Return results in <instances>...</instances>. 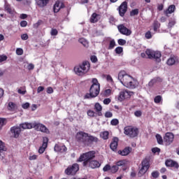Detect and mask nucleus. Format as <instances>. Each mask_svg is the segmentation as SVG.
<instances>
[{
  "label": "nucleus",
  "mask_w": 179,
  "mask_h": 179,
  "mask_svg": "<svg viewBox=\"0 0 179 179\" xmlns=\"http://www.w3.org/2000/svg\"><path fill=\"white\" fill-rule=\"evenodd\" d=\"M96 157L95 151H89L83 153L78 159L77 162H83V167H90V169H99L101 164L97 160H93Z\"/></svg>",
  "instance_id": "f257e3e1"
},
{
  "label": "nucleus",
  "mask_w": 179,
  "mask_h": 179,
  "mask_svg": "<svg viewBox=\"0 0 179 179\" xmlns=\"http://www.w3.org/2000/svg\"><path fill=\"white\" fill-rule=\"evenodd\" d=\"M76 141L79 145H83V146H92L93 143H99V138L89 135V134L85 131H78L76 134Z\"/></svg>",
  "instance_id": "f03ea898"
},
{
  "label": "nucleus",
  "mask_w": 179,
  "mask_h": 179,
  "mask_svg": "<svg viewBox=\"0 0 179 179\" xmlns=\"http://www.w3.org/2000/svg\"><path fill=\"white\" fill-rule=\"evenodd\" d=\"M118 80L120 83L129 89H135L138 86V81L128 75L126 71L122 70L118 73Z\"/></svg>",
  "instance_id": "7ed1b4c3"
},
{
  "label": "nucleus",
  "mask_w": 179,
  "mask_h": 179,
  "mask_svg": "<svg viewBox=\"0 0 179 179\" xmlns=\"http://www.w3.org/2000/svg\"><path fill=\"white\" fill-rule=\"evenodd\" d=\"M91 83L92 85L89 90L90 93H87L84 96L85 99H94L100 94V83L97 78H92Z\"/></svg>",
  "instance_id": "20e7f679"
},
{
  "label": "nucleus",
  "mask_w": 179,
  "mask_h": 179,
  "mask_svg": "<svg viewBox=\"0 0 179 179\" xmlns=\"http://www.w3.org/2000/svg\"><path fill=\"white\" fill-rule=\"evenodd\" d=\"M90 69V64L89 62H84L82 64L74 67V72L78 76H83L85 73H87Z\"/></svg>",
  "instance_id": "39448f33"
},
{
  "label": "nucleus",
  "mask_w": 179,
  "mask_h": 179,
  "mask_svg": "<svg viewBox=\"0 0 179 179\" xmlns=\"http://www.w3.org/2000/svg\"><path fill=\"white\" fill-rule=\"evenodd\" d=\"M124 134L129 138H136L139 135V129L134 126H127L124 128Z\"/></svg>",
  "instance_id": "423d86ee"
},
{
  "label": "nucleus",
  "mask_w": 179,
  "mask_h": 179,
  "mask_svg": "<svg viewBox=\"0 0 179 179\" xmlns=\"http://www.w3.org/2000/svg\"><path fill=\"white\" fill-rule=\"evenodd\" d=\"M146 55L149 59H155L156 62H160L162 61V52L160 51H153L151 50H147L145 51Z\"/></svg>",
  "instance_id": "0eeeda50"
},
{
  "label": "nucleus",
  "mask_w": 179,
  "mask_h": 179,
  "mask_svg": "<svg viewBox=\"0 0 179 179\" xmlns=\"http://www.w3.org/2000/svg\"><path fill=\"white\" fill-rule=\"evenodd\" d=\"M79 171V164H73L72 165H69L64 171L65 174L66 176H75L76 173Z\"/></svg>",
  "instance_id": "6e6552de"
},
{
  "label": "nucleus",
  "mask_w": 179,
  "mask_h": 179,
  "mask_svg": "<svg viewBox=\"0 0 179 179\" xmlns=\"http://www.w3.org/2000/svg\"><path fill=\"white\" fill-rule=\"evenodd\" d=\"M33 126L35 129V131L43 132V134H50V129H48V128H47V127H45V125H44L43 124L37 122H34Z\"/></svg>",
  "instance_id": "1a4fd4ad"
},
{
  "label": "nucleus",
  "mask_w": 179,
  "mask_h": 179,
  "mask_svg": "<svg viewBox=\"0 0 179 179\" xmlns=\"http://www.w3.org/2000/svg\"><path fill=\"white\" fill-rule=\"evenodd\" d=\"M117 29L120 34H123V36H131L132 34V31L127 28L124 24L117 25Z\"/></svg>",
  "instance_id": "9d476101"
},
{
  "label": "nucleus",
  "mask_w": 179,
  "mask_h": 179,
  "mask_svg": "<svg viewBox=\"0 0 179 179\" xmlns=\"http://www.w3.org/2000/svg\"><path fill=\"white\" fill-rule=\"evenodd\" d=\"M132 92L128 90H123L120 92L117 96V100L119 101H124L126 99H129L132 96Z\"/></svg>",
  "instance_id": "9b49d317"
},
{
  "label": "nucleus",
  "mask_w": 179,
  "mask_h": 179,
  "mask_svg": "<svg viewBox=\"0 0 179 179\" xmlns=\"http://www.w3.org/2000/svg\"><path fill=\"white\" fill-rule=\"evenodd\" d=\"M119 14L121 17H124L128 10V2L123 1L118 8Z\"/></svg>",
  "instance_id": "f8f14e48"
},
{
  "label": "nucleus",
  "mask_w": 179,
  "mask_h": 179,
  "mask_svg": "<svg viewBox=\"0 0 179 179\" xmlns=\"http://www.w3.org/2000/svg\"><path fill=\"white\" fill-rule=\"evenodd\" d=\"M174 141V134L171 132H167L164 136V142L166 146L171 145V143Z\"/></svg>",
  "instance_id": "ddd939ff"
},
{
  "label": "nucleus",
  "mask_w": 179,
  "mask_h": 179,
  "mask_svg": "<svg viewBox=\"0 0 179 179\" xmlns=\"http://www.w3.org/2000/svg\"><path fill=\"white\" fill-rule=\"evenodd\" d=\"M50 1L51 0H35V3L38 8L44 9V8H47V6H48Z\"/></svg>",
  "instance_id": "4468645a"
},
{
  "label": "nucleus",
  "mask_w": 179,
  "mask_h": 179,
  "mask_svg": "<svg viewBox=\"0 0 179 179\" xmlns=\"http://www.w3.org/2000/svg\"><path fill=\"white\" fill-rule=\"evenodd\" d=\"M48 146V138L43 137V144H42V146H41L38 149V153L40 155H43V153H44V152H45V149H47Z\"/></svg>",
  "instance_id": "2eb2a0df"
},
{
  "label": "nucleus",
  "mask_w": 179,
  "mask_h": 179,
  "mask_svg": "<svg viewBox=\"0 0 179 179\" xmlns=\"http://www.w3.org/2000/svg\"><path fill=\"white\" fill-rule=\"evenodd\" d=\"M165 165L166 167H172L173 169H178L179 168L178 162L170 159L166 160Z\"/></svg>",
  "instance_id": "dca6fc26"
},
{
  "label": "nucleus",
  "mask_w": 179,
  "mask_h": 179,
  "mask_svg": "<svg viewBox=\"0 0 179 179\" xmlns=\"http://www.w3.org/2000/svg\"><path fill=\"white\" fill-rule=\"evenodd\" d=\"M65 8V4L64 3H61L59 1L55 2L53 6V12L55 13H58L61 9H64Z\"/></svg>",
  "instance_id": "f3484780"
},
{
  "label": "nucleus",
  "mask_w": 179,
  "mask_h": 179,
  "mask_svg": "<svg viewBox=\"0 0 179 179\" xmlns=\"http://www.w3.org/2000/svg\"><path fill=\"white\" fill-rule=\"evenodd\" d=\"M178 62V57L175 55H171L166 61V65L169 66H173V65H176Z\"/></svg>",
  "instance_id": "a211bd4d"
},
{
  "label": "nucleus",
  "mask_w": 179,
  "mask_h": 179,
  "mask_svg": "<svg viewBox=\"0 0 179 179\" xmlns=\"http://www.w3.org/2000/svg\"><path fill=\"white\" fill-rule=\"evenodd\" d=\"M10 132L13 134L14 138H19V135L22 132V129L20 127L14 126L10 128Z\"/></svg>",
  "instance_id": "6ab92c4d"
},
{
  "label": "nucleus",
  "mask_w": 179,
  "mask_h": 179,
  "mask_svg": "<svg viewBox=\"0 0 179 179\" xmlns=\"http://www.w3.org/2000/svg\"><path fill=\"white\" fill-rule=\"evenodd\" d=\"M118 138L117 137H114L112 142L110 144V148L111 150L113 152L117 151V148H118Z\"/></svg>",
  "instance_id": "aec40b11"
},
{
  "label": "nucleus",
  "mask_w": 179,
  "mask_h": 179,
  "mask_svg": "<svg viewBox=\"0 0 179 179\" xmlns=\"http://www.w3.org/2000/svg\"><path fill=\"white\" fill-rule=\"evenodd\" d=\"M132 152V148L131 147H126L123 150H120L118 151V154L120 155V156H128Z\"/></svg>",
  "instance_id": "412c9836"
},
{
  "label": "nucleus",
  "mask_w": 179,
  "mask_h": 179,
  "mask_svg": "<svg viewBox=\"0 0 179 179\" xmlns=\"http://www.w3.org/2000/svg\"><path fill=\"white\" fill-rule=\"evenodd\" d=\"M176 12V5L172 4L168 7L166 10L164 11L165 15L169 17V15H171V13H174Z\"/></svg>",
  "instance_id": "4be33fe9"
},
{
  "label": "nucleus",
  "mask_w": 179,
  "mask_h": 179,
  "mask_svg": "<svg viewBox=\"0 0 179 179\" xmlns=\"http://www.w3.org/2000/svg\"><path fill=\"white\" fill-rule=\"evenodd\" d=\"M55 152H59L60 153H64L68 150L66 146L65 145H60L59 144H56L55 145Z\"/></svg>",
  "instance_id": "5701e85b"
},
{
  "label": "nucleus",
  "mask_w": 179,
  "mask_h": 179,
  "mask_svg": "<svg viewBox=\"0 0 179 179\" xmlns=\"http://www.w3.org/2000/svg\"><path fill=\"white\" fill-rule=\"evenodd\" d=\"M94 108L99 117H101V115H103V113H101L103 110V106H101L99 103H96Z\"/></svg>",
  "instance_id": "b1692460"
},
{
  "label": "nucleus",
  "mask_w": 179,
  "mask_h": 179,
  "mask_svg": "<svg viewBox=\"0 0 179 179\" xmlns=\"http://www.w3.org/2000/svg\"><path fill=\"white\" fill-rule=\"evenodd\" d=\"M20 129H31L32 128H34V126H33V122L32 123H27V122H25V123H22L21 124H20Z\"/></svg>",
  "instance_id": "393cba45"
},
{
  "label": "nucleus",
  "mask_w": 179,
  "mask_h": 179,
  "mask_svg": "<svg viewBox=\"0 0 179 179\" xmlns=\"http://www.w3.org/2000/svg\"><path fill=\"white\" fill-rule=\"evenodd\" d=\"M141 166L143 167H145V169H150V163L149 162V160H148L147 159H145L142 161Z\"/></svg>",
  "instance_id": "a878e982"
},
{
  "label": "nucleus",
  "mask_w": 179,
  "mask_h": 179,
  "mask_svg": "<svg viewBox=\"0 0 179 179\" xmlns=\"http://www.w3.org/2000/svg\"><path fill=\"white\" fill-rule=\"evenodd\" d=\"M148 170H149V169L142 166L138 172V177H142V176H144V174H146V172L148 171Z\"/></svg>",
  "instance_id": "bb28decb"
},
{
  "label": "nucleus",
  "mask_w": 179,
  "mask_h": 179,
  "mask_svg": "<svg viewBox=\"0 0 179 179\" xmlns=\"http://www.w3.org/2000/svg\"><path fill=\"white\" fill-rule=\"evenodd\" d=\"M155 138L159 145H163L164 141H163V137H162V135L156 134Z\"/></svg>",
  "instance_id": "cd10ccee"
},
{
  "label": "nucleus",
  "mask_w": 179,
  "mask_h": 179,
  "mask_svg": "<svg viewBox=\"0 0 179 179\" xmlns=\"http://www.w3.org/2000/svg\"><path fill=\"white\" fill-rule=\"evenodd\" d=\"M6 146H5V143L0 140V156L1 153L3 152H6Z\"/></svg>",
  "instance_id": "c85d7f7f"
},
{
  "label": "nucleus",
  "mask_w": 179,
  "mask_h": 179,
  "mask_svg": "<svg viewBox=\"0 0 179 179\" xmlns=\"http://www.w3.org/2000/svg\"><path fill=\"white\" fill-rule=\"evenodd\" d=\"M154 31H157L158 29H160V22L157 20H155L153 22Z\"/></svg>",
  "instance_id": "c756f323"
},
{
  "label": "nucleus",
  "mask_w": 179,
  "mask_h": 179,
  "mask_svg": "<svg viewBox=\"0 0 179 179\" xmlns=\"http://www.w3.org/2000/svg\"><path fill=\"white\" fill-rule=\"evenodd\" d=\"M78 41L80 43V44H83L84 47H89V42H87L86 39L81 38L78 40Z\"/></svg>",
  "instance_id": "7c9ffc66"
},
{
  "label": "nucleus",
  "mask_w": 179,
  "mask_h": 179,
  "mask_svg": "<svg viewBox=\"0 0 179 179\" xmlns=\"http://www.w3.org/2000/svg\"><path fill=\"white\" fill-rule=\"evenodd\" d=\"M7 122L8 121L6 120V118L0 117V131L2 129L4 125L7 124Z\"/></svg>",
  "instance_id": "2f4dec72"
},
{
  "label": "nucleus",
  "mask_w": 179,
  "mask_h": 179,
  "mask_svg": "<svg viewBox=\"0 0 179 179\" xmlns=\"http://www.w3.org/2000/svg\"><path fill=\"white\" fill-rule=\"evenodd\" d=\"M116 166H117V167H121V166L125 167V166H127V161L120 160L116 163Z\"/></svg>",
  "instance_id": "473e14b6"
},
{
  "label": "nucleus",
  "mask_w": 179,
  "mask_h": 179,
  "mask_svg": "<svg viewBox=\"0 0 179 179\" xmlns=\"http://www.w3.org/2000/svg\"><path fill=\"white\" fill-rule=\"evenodd\" d=\"M119 167H117V165H113L112 166H110V172L112 174H115V173H117L119 170Z\"/></svg>",
  "instance_id": "72a5a7b5"
},
{
  "label": "nucleus",
  "mask_w": 179,
  "mask_h": 179,
  "mask_svg": "<svg viewBox=\"0 0 179 179\" xmlns=\"http://www.w3.org/2000/svg\"><path fill=\"white\" fill-rule=\"evenodd\" d=\"M138 15H139V9H138V8L133 9L130 12V16H131V17L138 16Z\"/></svg>",
  "instance_id": "f704fd0d"
},
{
  "label": "nucleus",
  "mask_w": 179,
  "mask_h": 179,
  "mask_svg": "<svg viewBox=\"0 0 179 179\" xmlns=\"http://www.w3.org/2000/svg\"><path fill=\"white\" fill-rule=\"evenodd\" d=\"M108 135H110V133H108V131H103L101 133V136L102 138L104 139V141H106V139H108Z\"/></svg>",
  "instance_id": "c9c22d12"
},
{
  "label": "nucleus",
  "mask_w": 179,
  "mask_h": 179,
  "mask_svg": "<svg viewBox=\"0 0 179 179\" xmlns=\"http://www.w3.org/2000/svg\"><path fill=\"white\" fill-rule=\"evenodd\" d=\"M96 17H97V13H92L90 18L91 23H96V22H97V20H96Z\"/></svg>",
  "instance_id": "e433bc0d"
},
{
  "label": "nucleus",
  "mask_w": 179,
  "mask_h": 179,
  "mask_svg": "<svg viewBox=\"0 0 179 179\" xmlns=\"http://www.w3.org/2000/svg\"><path fill=\"white\" fill-rule=\"evenodd\" d=\"M87 114L88 117L93 118L95 117L96 113L94 110L90 109L87 111Z\"/></svg>",
  "instance_id": "4c0bfd02"
},
{
  "label": "nucleus",
  "mask_w": 179,
  "mask_h": 179,
  "mask_svg": "<svg viewBox=\"0 0 179 179\" xmlns=\"http://www.w3.org/2000/svg\"><path fill=\"white\" fill-rule=\"evenodd\" d=\"M124 51V48L121 46H118L115 49V52L116 54H122Z\"/></svg>",
  "instance_id": "58836bf2"
},
{
  "label": "nucleus",
  "mask_w": 179,
  "mask_h": 179,
  "mask_svg": "<svg viewBox=\"0 0 179 179\" xmlns=\"http://www.w3.org/2000/svg\"><path fill=\"white\" fill-rule=\"evenodd\" d=\"M115 47V41L111 40L109 43L108 50H113Z\"/></svg>",
  "instance_id": "ea45409f"
},
{
  "label": "nucleus",
  "mask_w": 179,
  "mask_h": 179,
  "mask_svg": "<svg viewBox=\"0 0 179 179\" xmlns=\"http://www.w3.org/2000/svg\"><path fill=\"white\" fill-rule=\"evenodd\" d=\"M152 177L154 178H159V176H160V173L157 171H154L151 173Z\"/></svg>",
  "instance_id": "a19ab883"
},
{
  "label": "nucleus",
  "mask_w": 179,
  "mask_h": 179,
  "mask_svg": "<svg viewBox=\"0 0 179 179\" xmlns=\"http://www.w3.org/2000/svg\"><path fill=\"white\" fill-rule=\"evenodd\" d=\"M154 101H155V103H156V104H159V103H160V101H162V96H160V95L156 96L154 99Z\"/></svg>",
  "instance_id": "79ce46f5"
},
{
  "label": "nucleus",
  "mask_w": 179,
  "mask_h": 179,
  "mask_svg": "<svg viewBox=\"0 0 179 179\" xmlns=\"http://www.w3.org/2000/svg\"><path fill=\"white\" fill-rule=\"evenodd\" d=\"M118 124H120V121L118 120V119H113L110 121V124L113 125L114 127L118 125Z\"/></svg>",
  "instance_id": "37998d69"
},
{
  "label": "nucleus",
  "mask_w": 179,
  "mask_h": 179,
  "mask_svg": "<svg viewBox=\"0 0 179 179\" xmlns=\"http://www.w3.org/2000/svg\"><path fill=\"white\" fill-rule=\"evenodd\" d=\"M110 170H111V166H110V164H106L103 168V171H104L105 173L107 172V171H110Z\"/></svg>",
  "instance_id": "c03bdc74"
},
{
  "label": "nucleus",
  "mask_w": 179,
  "mask_h": 179,
  "mask_svg": "<svg viewBox=\"0 0 179 179\" xmlns=\"http://www.w3.org/2000/svg\"><path fill=\"white\" fill-rule=\"evenodd\" d=\"M117 43L119 45H125L127 44V41H125V39L120 38L117 40Z\"/></svg>",
  "instance_id": "a18cd8bd"
},
{
  "label": "nucleus",
  "mask_w": 179,
  "mask_h": 179,
  "mask_svg": "<svg viewBox=\"0 0 179 179\" xmlns=\"http://www.w3.org/2000/svg\"><path fill=\"white\" fill-rule=\"evenodd\" d=\"M5 10H6L8 13H12V8H10V6H9L8 4H6L5 6Z\"/></svg>",
  "instance_id": "49530a36"
},
{
  "label": "nucleus",
  "mask_w": 179,
  "mask_h": 179,
  "mask_svg": "<svg viewBox=\"0 0 179 179\" xmlns=\"http://www.w3.org/2000/svg\"><path fill=\"white\" fill-rule=\"evenodd\" d=\"M90 59H91L92 62H93L94 64H96V62H97V61H99V59H97V56H96V55L91 56Z\"/></svg>",
  "instance_id": "de8ad7c7"
},
{
  "label": "nucleus",
  "mask_w": 179,
  "mask_h": 179,
  "mask_svg": "<svg viewBox=\"0 0 179 179\" xmlns=\"http://www.w3.org/2000/svg\"><path fill=\"white\" fill-rule=\"evenodd\" d=\"M15 103L13 102H9L8 103V110H15Z\"/></svg>",
  "instance_id": "09e8293b"
},
{
  "label": "nucleus",
  "mask_w": 179,
  "mask_h": 179,
  "mask_svg": "<svg viewBox=\"0 0 179 179\" xmlns=\"http://www.w3.org/2000/svg\"><path fill=\"white\" fill-rule=\"evenodd\" d=\"M116 22L117 20L113 16H110L109 17V23H110L111 24H114V23H115Z\"/></svg>",
  "instance_id": "8fccbe9b"
},
{
  "label": "nucleus",
  "mask_w": 179,
  "mask_h": 179,
  "mask_svg": "<svg viewBox=\"0 0 179 179\" xmlns=\"http://www.w3.org/2000/svg\"><path fill=\"white\" fill-rule=\"evenodd\" d=\"M145 38H147L148 40L152 38V33L150 32V31H148L145 33Z\"/></svg>",
  "instance_id": "3c124183"
},
{
  "label": "nucleus",
  "mask_w": 179,
  "mask_h": 179,
  "mask_svg": "<svg viewBox=\"0 0 179 179\" xmlns=\"http://www.w3.org/2000/svg\"><path fill=\"white\" fill-rule=\"evenodd\" d=\"M8 59V56L5 55H0V62H3Z\"/></svg>",
  "instance_id": "603ef678"
},
{
  "label": "nucleus",
  "mask_w": 179,
  "mask_h": 179,
  "mask_svg": "<svg viewBox=\"0 0 179 179\" xmlns=\"http://www.w3.org/2000/svg\"><path fill=\"white\" fill-rule=\"evenodd\" d=\"M16 54H17V55H23V49H22V48H17Z\"/></svg>",
  "instance_id": "864d4df0"
},
{
  "label": "nucleus",
  "mask_w": 179,
  "mask_h": 179,
  "mask_svg": "<svg viewBox=\"0 0 179 179\" xmlns=\"http://www.w3.org/2000/svg\"><path fill=\"white\" fill-rule=\"evenodd\" d=\"M50 34L51 36H57L58 34V30L57 29H52Z\"/></svg>",
  "instance_id": "5fc2aeb1"
},
{
  "label": "nucleus",
  "mask_w": 179,
  "mask_h": 179,
  "mask_svg": "<svg viewBox=\"0 0 179 179\" xmlns=\"http://www.w3.org/2000/svg\"><path fill=\"white\" fill-rule=\"evenodd\" d=\"M105 117L106 118H111L113 117V113L107 111L105 113Z\"/></svg>",
  "instance_id": "6e6d98bb"
},
{
  "label": "nucleus",
  "mask_w": 179,
  "mask_h": 179,
  "mask_svg": "<svg viewBox=\"0 0 179 179\" xmlns=\"http://www.w3.org/2000/svg\"><path fill=\"white\" fill-rule=\"evenodd\" d=\"M110 94H111V90H110V89L106 90L104 92V95L106 97H108V96H110Z\"/></svg>",
  "instance_id": "4d7b16f0"
},
{
  "label": "nucleus",
  "mask_w": 179,
  "mask_h": 179,
  "mask_svg": "<svg viewBox=\"0 0 179 179\" xmlns=\"http://www.w3.org/2000/svg\"><path fill=\"white\" fill-rule=\"evenodd\" d=\"M134 115L136 117H142V111L141 110H136L134 112Z\"/></svg>",
  "instance_id": "13d9d810"
},
{
  "label": "nucleus",
  "mask_w": 179,
  "mask_h": 179,
  "mask_svg": "<svg viewBox=\"0 0 179 179\" xmlns=\"http://www.w3.org/2000/svg\"><path fill=\"white\" fill-rule=\"evenodd\" d=\"M21 38L22 40H24V41L28 40L29 35H27V34H23L21 35Z\"/></svg>",
  "instance_id": "bf43d9fd"
},
{
  "label": "nucleus",
  "mask_w": 179,
  "mask_h": 179,
  "mask_svg": "<svg viewBox=\"0 0 179 179\" xmlns=\"http://www.w3.org/2000/svg\"><path fill=\"white\" fill-rule=\"evenodd\" d=\"M152 153H160V148H152Z\"/></svg>",
  "instance_id": "052dcab7"
},
{
  "label": "nucleus",
  "mask_w": 179,
  "mask_h": 179,
  "mask_svg": "<svg viewBox=\"0 0 179 179\" xmlns=\"http://www.w3.org/2000/svg\"><path fill=\"white\" fill-rule=\"evenodd\" d=\"M111 103V99L110 98H106L103 100V104L108 105Z\"/></svg>",
  "instance_id": "680f3d73"
},
{
  "label": "nucleus",
  "mask_w": 179,
  "mask_h": 179,
  "mask_svg": "<svg viewBox=\"0 0 179 179\" xmlns=\"http://www.w3.org/2000/svg\"><path fill=\"white\" fill-rule=\"evenodd\" d=\"M47 93H48V94H51L52 93H54V90L52 89V87H48L47 88Z\"/></svg>",
  "instance_id": "e2e57ef3"
},
{
  "label": "nucleus",
  "mask_w": 179,
  "mask_h": 179,
  "mask_svg": "<svg viewBox=\"0 0 179 179\" xmlns=\"http://www.w3.org/2000/svg\"><path fill=\"white\" fill-rule=\"evenodd\" d=\"M21 27H26L27 26V21L23 20L20 22Z\"/></svg>",
  "instance_id": "0e129e2a"
},
{
  "label": "nucleus",
  "mask_w": 179,
  "mask_h": 179,
  "mask_svg": "<svg viewBox=\"0 0 179 179\" xmlns=\"http://www.w3.org/2000/svg\"><path fill=\"white\" fill-rule=\"evenodd\" d=\"M27 69L29 71H33V69H34V64H29L28 66H27Z\"/></svg>",
  "instance_id": "69168bd1"
},
{
  "label": "nucleus",
  "mask_w": 179,
  "mask_h": 179,
  "mask_svg": "<svg viewBox=\"0 0 179 179\" xmlns=\"http://www.w3.org/2000/svg\"><path fill=\"white\" fill-rule=\"evenodd\" d=\"M29 107H30V103L27 102L22 104V108L27 109L29 108Z\"/></svg>",
  "instance_id": "338daca9"
},
{
  "label": "nucleus",
  "mask_w": 179,
  "mask_h": 179,
  "mask_svg": "<svg viewBox=\"0 0 179 179\" xmlns=\"http://www.w3.org/2000/svg\"><path fill=\"white\" fill-rule=\"evenodd\" d=\"M36 159H37V155H36L29 156V160H36Z\"/></svg>",
  "instance_id": "774afa93"
}]
</instances>
